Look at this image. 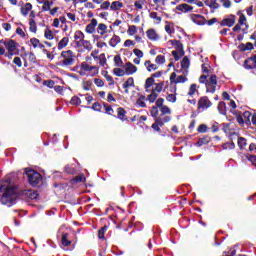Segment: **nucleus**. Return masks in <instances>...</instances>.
<instances>
[{
    "label": "nucleus",
    "instance_id": "nucleus-6",
    "mask_svg": "<svg viewBox=\"0 0 256 256\" xmlns=\"http://www.w3.org/2000/svg\"><path fill=\"white\" fill-rule=\"evenodd\" d=\"M237 22V16L230 14L224 17V19L220 22L221 27H233Z\"/></svg>",
    "mask_w": 256,
    "mask_h": 256
},
{
    "label": "nucleus",
    "instance_id": "nucleus-16",
    "mask_svg": "<svg viewBox=\"0 0 256 256\" xmlns=\"http://www.w3.org/2000/svg\"><path fill=\"white\" fill-rule=\"evenodd\" d=\"M247 29H249V25L240 24L239 22L233 27L232 31L235 33H239L242 31L243 33H247Z\"/></svg>",
    "mask_w": 256,
    "mask_h": 256
},
{
    "label": "nucleus",
    "instance_id": "nucleus-40",
    "mask_svg": "<svg viewBox=\"0 0 256 256\" xmlns=\"http://www.w3.org/2000/svg\"><path fill=\"white\" fill-rule=\"evenodd\" d=\"M191 65V62L189 61V58L185 56L181 61V67L182 69H189V66Z\"/></svg>",
    "mask_w": 256,
    "mask_h": 256
},
{
    "label": "nucleus",
    "instance_id": "nucleus-15",
    "mask_svg": "<svg viewBox=\"0 0 256 256\" xmlns=\"http://www.w3.org/2000/svg\"><path fill=\"white\" fill-rule=\"evenodd\" d=\"M95 27H97V19H92L91 23H89L86 26V29H85L86 33H89V34L95 33Z\"/></svg>",
    "mask_w": 256,
    "mask_h": 256
},
{
    "label": "nucleus",
    "instance_id": "nucleus-9",
    "mask_svg": "<svg viewBox=\"0 0 256 256\" xmlns=\"http://www.w3.org/2000/svg\"><path fill=\"white\" fill-rule=\"evenodd\" d=\"M5 47L10 55H17V42L15 40L9 39Z\"/></svg>",
    "mask_w": 256,
    "mask_h": 256
},
{
    "label": "nucleus",
    "instance_id": "nucleus-22",
    "mask_svg": "<svg viewBox=\"0 0 256 256\" xmlns=\"http://www.w3.org/2000/svg\"><path fill=\"white\" fill-rule=\"evenodd\" d=\"M33 9V5L31 3H26L24 6L21 7V13L24 15V17H27L29 15V11Z\"/></svg>",
    "mask_w": 256,
    "mask_h": 256
},
{
    "label": "nucleus",
    "instance_id": "nucleus-59",
    "mask_svg": "<svg viewBox=\"0 0 256 256\" xmlns=\"http://www.w3.org/2000/svg\"><path fill=\"white\" fill-rule=\"evenodd\" d=\"M128 33L129 35H135V33H137V26L135 25L129 26Z\"/></svg>",
    "mask_w": 256,
    "mask_h": 256
},
{
    "label": "nucleus",
    "instance_id": "nucleus-45",
    "mask_svg": "<svg viewBox=\"0 0 256 256\" xmlns=\"http://www.w3.org/2000/svg\"><path fill=\"white\" fill-rule=\"evenodd\" d=\"M51 5H53V2H49L46 0L42 6L43 11H51Z\"/></svg>",
    "mask_w": 256,
    "mask_h": 256
},
{
    "label": "nucleus",
    "instance_id": "nucleus-4",
    "mask_svg": "<svg viewBox=\"0 0 256 256\" xmlns=\"http://www.w3.org/2000/svg\"><path fill=\"white\" fill-rule=\"evenodd\" d=\"M25 173H26V175L28 177V181L32 187H37V185H39V183H41L42 176L35 170L26 169Z\"/></svg>",
    "mask_w": 256,
    "mask_h": 256
},
{
    "label": "nucleus",
    "instance_id": "nucleus-47",
    "mask_svg": "<svg viewBox=\"0 0 256 256\" xmlns=\"http://www.w3.org/2000/svg\"><path fill=\"white\" fill-rule=\"evenodd\" d=\"M107 231V226L102 227L99 231H98V237L99 239H105V232Z\"/></svg>",
    "mask_w": 256,
    "mask_h": 256
},
{
    "label": "nucleus",
    "instance_id": "nucleus-64",
    "mask_svg": "<svg viewBox=\"0 0 256 256\" xmlns=\"http://www.w3.org/2000/svg\"><path fill=\"white\" fill-rule=\"evenodd\" d=\"M94 83L97 87H103V85H105V82H103L100 78L94 79Z\"/></svg>",
    "mask_w": 256,
    "mask_h": 256
},
{
    "label": "nucleus",
    "instance_id": "nucleus-26",
    "mask_svg": "<svg viewBox=\"0 0 256 256\" xmlns=\"http://www.w3.org/2000/svg\"><path fill=\"white\" fill-rule=\"evenodd\" d=\"M117 113H118V119H120L121 121H127V111H125V109L118 108Z\"/></svg>",
    "mask_w": 256,
    "mask_h": 256
},
{
    "label": "nucleus",
    "instance_id": "nucleus-12",
    "mask_svg": "<svg viewBox=\"0 0 256 256\" xmlns=\"http://www.w3.org/2000/svg\"><path fill=\"white\" fill-rule=\"evenodd\" d=\"M177 11H181V13H189L193 11V6H190L189 4H180L176 6Z\"/></svg>",
    "mask_w": 256,
    "mask_h": 256
},
{
    "label": "nucleus",
    "instance_id": "nucleus-53",
    "mask_svg": "<svg viewBox=\"0 0 256 256\" xmlns=\"http://www.w3.org/2000/svg\"><path fill=\"white\" fill-rule=\"evenodd\" d=\"M81 67L84 71H93L95 69V67L90 66L89 64H87L85 62L82 63Z\"/></svg>",
    "mask_w": 256,
    "mask_h": 256
},
{
    "label": "nucleus",
    "instance_id": "nucleus-37",
    "mask_svg": "<svg viewBox=\"0 0 256 256\" xmlns=\"http://www.w3.org/2000/svg\"><path fill=\"white\" fill-rule=\"evenodd\" d=\"M160 109V117H164V115H171V108H168L167 106H162Z\"/></svg>",
    "mask_w": 256,
    "mask_h": 256
},
{
    "label": "nucleus",
    "instance_id": "nucleus-48",
    "mask_svg": "<svg viewBox=\"0 0 256 256\" xmlns=\"http://www.w3.org/2000/svg\"><path fill=\"white\" fill-rule=\"evenodd\" d=\"M74 181H75L76 183H85V181H86L85 175L80 174V175L76 176V177L74 178Z\"/></svg>",
    "mask_w": 256,
    "mask_h": 256
},
{
    "label": "nucleus",
    "instance_id": "nucleus-11",
    "mask_svg": "<svg viewBox=\"0 0 256 256\" xmlns=\"http://www.w3.org/2000/svg\"><path fill=\"white\" fill-rule=\"evenodd\" d=\"M125 72L126 75H133L134 73H137V66L133 65L131 62H127L125 65Z\"/></svg>",
    "mask_w": 256,
    "mask_h": 256
},
{
    "label": "nucleus",
    "instance_id": "nucleus-54",
    "mask_svg": "<svg viewBox=\"0 0 256 256\" xmlns=\"http://www.w3.org/2000/svg\"><path fill=\"white\" fill-rule=\"evenodd\" d=\"M143 5H145V0H138L134 3L136 9H143Z\"/></svg>",
    "mask_w": 256,
    "mask_h": 256
},
{
    "label": "nucleus",
    "instance_id": "nucleus-21",
    "mask_svg": "<svg viewBox=\"0 0 256 256\" xmlns=\"http://www.w3.org/2000/svg\"><path fill=\"white\" fill-rule=\"evenodd\" d=\"M30 43L34 47V49H37V47L39 49H45V45L43 43H41V41H39V39H37V38H32L30 40Z\"/></svg>",
    "mask_w": 256,
    "mask_h": 256
},
{
    "label": "nucleus",
    "instance_id": "nucleus-61",
    "mask_svg": "<svg viewBox=\"0 0 256 256\" xmlns=\"http://www.w3.org/2000/svg\"><path fill=\"white\" fill-rule=\"evenodd\" d=\"M133 53H134V55H136V57H138V59L143 58V51H141L140 49L135 48L133 50Z\"/></svg>",
    "mask_w": 256,
    "mask_h": 256
},
{
    "label": "nucleus",
    "instance_id": "nucleus-30",
    "mask_svg": "<svg viewBox=\"0 0 256 256\" xmlns=\"http://www.w3.org/2000/svg\"><path fill=\"white\" fill-rule=\"evenodd\" d=\"M62 245L64 247H69V245H71V240H69V234L68 233H63L62 234Z\"/></svg>",
    "mask_w": 256,
    "mask_h": 256
},
{
    "label": "nucleus",
    "instance_id": "nucleus-49",
    "mask_svg": "<svg viewBox=\"0 0 256 256\" xmlns=\"http://www.w3.org/2000/svg\"><path fill=\"white\" fill-rule=\"evenodd\" d=\"M220 3H222V6L225 8V9H231V0H220Z\"/></svg>",
    "mask_w": 256,
    "mask_h": 256
},
{
    "label": "nucleus",
    "instance_id": "nucleus-27",
    "mask_svg": "<svg viewBox=\"0 0 256 256\" xmlns=\"http://www.w3.org/2000/svg\"><path fill=\"white\" fill-rule=\"evenodd\" d=\"M119 43H121V38L117 35H114L109 41V46L117 47V45H119Z\"/></svg>",
    "mask_w": 256,
    "mask_h": 256
},
{
    "label": "nucleus",
    "instance_id": "nucleus-5",
    "mask_svg": "<svg viewBox=\"0 0 256 256\" xmlns=\"http://www.w3.org/2000/svg\"><path fill=\"white\" fill-rule=\"evenodd\" d=\"M154 121L155 122L152 124V129H154V131L161 132L160 127H163V125H165V123H169V121H171V117L164 116L163 118H156V120H154Z\"/></svg>",
    "mask_w": 256,
    "mask_h": 256
},
{
    "label": "nucleus",
    "instance_id": "nucleus-29",
    "mask_svg": "<svg viewBox=\"0 0 256 256\" xmlns=\"http://www.w3.org/2000/svg\"><path fill=\"white\" fill-rule=\"evenodd\" d=\"M218 111L220 115H227V105L225 104V102H219Z\"/></svg>",
    "mask_w": 256,
    "mask_h": 256
},
{
    "label": "nucleus",
    "instance_id": "nucleus-18",
    "mask_svg": "<svg viewBox=\"0 0 256 256\" xmlns=\"http://www.w3.org/2000/svg\"><path fill=\"white\" fill-rule=\"evenodd\" d=\"M244 119H246V123H251V117H252V123L253 125H256V114L253 116L251 115V112L245 111L243 114Z\"/></svg>",
    "mask_w": 256,
    "mask_h": 256
},
{
    "label": "nucleus",
    "instance_id": "nucleus-42",
    "mask_svg": "<svg viewBox=\"0 0 256 256\" xmlns=\"http://www.w3.org/2000/svg\"><path fill=\"white\" fill-rule=\"evenodd\" d=\"M113 73L116 75V77H123L126 72L121 68H114Z\"/></svg>",
    "mask_w": 256,
    "mask_h": 256
},
{
    "label": "nucleus",
    "instance_id": "nucleus-57",
    "mask_svg": "<svg viewBox=\"0 0 256 256\" xmlns=\"http://www.w3.org/2000/svg\"><path fill=\"white\" fill-rule=\"evenodd\" d=\"M163 103H165V99H163V98H158L157 100H156V107L158 108V109H161V107H164L165 105H163Z\"/></svg>",
    "mask_w": 256,
    "mask_h": 256
},
{
    "label": "nucleus",
    "instance_id": "nucleus-25",
    "mask_svg": "<svg viewBox=\"0 0 256 256\" xmlns=\"http://www.w3.org/2000/svg\"><path fill=\"white\" fill-rule=\"evenodd\" d=\"M69 45V37H63L58 43V50L65 49Z\"/></svg>",
    "mask_w": 256,
    "mask_h": 256
},
{
    "label": "nucleus",
    "instance_id": "nucleus-43",
    "mask_svg": "<svg viewBox=\"0 0 256 256\" xmlns=\"http://www.w3.org/2000/svg\"><path fill=\"white\" fill-rule=\"evenodd\" d=\"M114 63L116 67H123V60H121V56L119 55L115 56Z\"/></svg>",
    "mask_w": 256,
    "mask_h": 256
},
{
    "label": "nucleus",
    "instance_id": "nucleus-31",
    "mask_svg": "<svg viewBox=\"0 0 256 256\" xmlns=\"http://www.w3.org/2000/svg\"><path fill=\"white\" fill-rule=\"evenodd\" d=\"M163 87H165V81L155 83V88L152 91H154V93L159 94L161 93V91H163Z\"/></svg>",
    "mask_w": 256,
    "mask_h": 256
},
{
    "label": "nucleus",
    "instance_id": "nucleus-7",
    "mask_svg": "<svg viewBox=\"0 0 256 256\" xmlns=\"http://www.w3.org/2000/svg\"><path fill=\"white\" fill-rule=\"evenodd\" d=\"M189 18L191 19V21H193V23H195L196 25H206L207 24V20L205 19V17L201 14H190Z\"/></svg>",
    "mask_w": 256,
    "mask_h": 256
},
{
    "label": "nucleus",
    "instance_id": "nucleus-36",
    "mask_svg": "<svg viewBox=\"0 0 256 256\" xmlns=\"http://www.w3.org/2000/svg\"><path fill=\"white\" fill-rule=\"evenodd\" d=\"M29 29L31 33H37V23L33 18L29 20Z\"/></svg>",
    "mask_w": 256,
    "mask_h": 256
},
{
    "label": "nucleus",
    "instance_id": "nucleus-44",
    "mask_svg": "<svg viewBox=\"0 0 256 256\" xmlns=\"http://www.w3.org/2000/svg\"><path fill=\"white\" fill-rule=\"evenodd\" d=\"M44 37H46L47 39H49L51 41L54 38L53 31H51V29L47 28L44 32Z\"/></svg>",
    "mask_w": 256,
    "mask_h": 256
},
{
    "label": "nucleus",
    "instance_id": "nucleus-56",
    "mask_svg": "<svg viewBox=\"0 0 256 256\" xmlns=\"http://www.w3.org/2000/svg\"><path fill=\"white\" fill-rule=\"evenodd\" d=\"M166 100L170 103H175V101H177V96H175V94H168Z\"/></svg>",
    "mask_w": 256,
    "mask_h": 256
},
{
    "label": "nucleus",
    "instance_id": "nucleus-62",
    "mask_svg": "<svg viewBox=\"0 0 256 256\" xmlns=\"http://www.w3.org/2000/svg\"><path fill=\"white\" fill-rule=\"evenodd\" d=\"M185 81H187V77L180 75L176 78V81H174V83H185Z\"/></svg>",
    "mask_w": 256,
    "mask_h": 256
},
{
    "label": "nucleus",
    "instance_id": "nucleus-28",
    "mask_svg": "<svg viewBox=\"0 0 256 256\" xmlns=\"http://www.w3.org/2000/svg\"><path fill=\"white\" fill-rule=\"evenodd\" d=\"M144 66L146 67L147 71H149V73H151V71H157L158 69L157 65L151 63L149 60L144 63Z\"/></svg>",
    "mask_w": 256,
    "mask_h": 256
},
{
    "label": "nucleus",
    "instance_id": "nucleus-39",
    "mask_svg": "<svg viewBox=\"0 0 256 256\" xmlns=\"http://www.w3.org/2000/svg\"><path fill=\"white\" fill-rule=\"evenodd\" d=\"M80 45H82L84 49H87V51H91V49H93V45H91V42L89 40H82V42H80Z\"/></svg>",
    "mask_w": 256,
    "mask_h": 256
},
{
    "label": "nucleus",
    "instance_id": "nucleus-58",
    "mask_svg": "<svg viewBox=\"0 0 256 256\" xmlns=\"http://www.w3.org/2000/svg\"><path fill=\"white\" fill-rule=\"evenodd\" d=\"M195 91H197V84H192V85L190 86L188 95H190V96L195 95Z\"/></svg>",
    "mask_w": 256,
    "mask_h": 256
},
{
    "label": "nucleus",
    "instance_id": "nucleus-35",
    "mask_svg": "<svg viewBox=\"0 0 256 256\" xmlns=\"http://www.w3.org/2000/svg\"><path fill=\"white\" fill-rule=\"evenodd\" d=\"M157 97H159V94H157L155 91L151 90L147 99L150 103H155V101H157Z\"/></svg>",
    "mask_w": 256,
    "mask_h": 256
},
{
    "label": "nucleus",
    "instance_id": "nucleus-60",
    "mask_svg": "<svg viewBox=\"0 0 256 256\" xmlns=\"http://www.w3.org/2000/svg\"><path fill=\"white\" fill-rule=\"evenodd\" d=\"M111 7V3L109 1H104L101 3L100 8L103 10H107Z\"/></svg>",
    "mask_w": 256,
    "mask_h": 256
},
{
    "label": "nucleus",
    "instance_id": "nucleus-38",
    "mask_svg": "<svg viewBox=\"0 0 256 256\" xmlns=\"http://www.w3.org/2000/svg\"><path fill=\"white\" fill-rule=\"evenodd\" d=\"M97 31L99 35H105V33H107V25H105L104 23H100L98 25Z\"/></svg>",
    "mask_w": 256,
    "mask_h": 256
},
{
    "label": "nucleus",
    "instance_id": "nucleus-8",
    "mask_svg": "<svg viewBox=\"0 0 256 256\" xmlns=\"http://www.w3.org/2000/svg\"><path fill=\"white\" fill-rule=\"evenodd\" d=\"M213 103L209 100L207 96H203L198 101V109H209Z\"/></svg>",
    "mask_w": 256,
    "mask_h": 256
},
{
    "label": "nucleus",
    "instance_id": "nucleus-34",
    "mask_svg": "<svg viewBox=\"0 0 256 256\" xmlns=\"http://www.w3.org/2000/svg\"><path fill=\"white\" fill-rule=\"evenodd\" d=\"M129 87H135V80L133 77L127 79V81L123 84V89H129Z\"/></svg>",
    "mask_w": 256,
    "mask_h": 256
},
{
    "label": "nucleus",
    "instance_id": "nucleus-63",
    "mask_svg": "<svg viewBox=\"0 0 256 256\" xmlns=\"http://www.w3.org/2000/svg\"><path fill=\"white\" fill-rule=\"evenodd\" d=\"M198 133H207V125L205 124H201L198 129H197Z\"/></svg>",
    "mask_w": 256,
    "mask_h": 256
},
{
    "label": "nucleus",
    "instance_id": "nucleus-55",
    "mask_svg": "<svg viewBox=\"0 0 256 256\" xmlns=\"http://www.w3.org/2000/svg\"><path fill=\"white\" fill-rule=\"evenodd\" d=\"M238 23L244 26L247 25V18L244 16V14H240Z\"/></svg>",
    "mask_w": 256,
    "mask_h": 256
},
{
    "label": "nucleus",
    "instance_id": "nucleus-3",
    "mask_svg": "<svg viewBox=\"0 0 256 256\" xmlns=\"http://www.w3.org/2000/svg\"><path fill=\"white\" fill-rule=\"evenodd\" d=\"M61 66L62 67H69L75 63V53L71 50H66L61 52Z\"/></svg>",
    "mask_w": 256,
    "mask_h": 256
},
{
    "label": "nucleus",
    "instance_id": "nucleus-50",
    "mask_svg": "<svg viewBox=\"0 0 256 256\" xmlns=\"http://www.w3.org/2000/svg\"><path fill=\"white\" fill-rule=\"evenodd\" d=\"M99 63L102 67H105V65H107V58H105V54H101L99 56Z\"/></svg>",
    "mask_w": 256,
    "mask_h": 256
},
{
    "label": "nucleus",
    "instance_id": "nucleus-1",
    "mask_svg": "<svg viewBox=\"0 0 256 256\" xmlns=\"http://www.w3.org/2000/svg\"><path fill=\"white\" fill-rule=\"evenodd\" d=\"M17 201V187L11 185L9 182L0 183V203L13 207Z\"/></svg>",
    "mask_w": 256,
    "mask_h": 256
},
{
    "label": "nucleus",
    "instance_id": "nucleus-13",
    "mask_svg": "<svg viewBox=\"0 0 256 256\" xmlns=\"http://www.w3.org/2000/svg\"><path fill=\"white\" fill-rule=\"evenodd\" d=\"M152 85H155V79H153V77L150 76L146 79L144 84L146 93H151V91H153V89L151 88Z\"/></svg>",
    "mask_w": 256,
    "mask_h": 256
},
{
    "label": "nucleus",
    "instance_id": "nucleus-52",
    "mask_svg": "<svg viewBox=\"0 0 256 256\" xmlns=\"http://www.w3.org/2000/svg\"><path fill=\"white\" fill-rule=\"evenodd\" d=\"M155 62L158 64V65H163V63H165V56L163 55H158L155 59Z\"/></svg>",
    "mask_w": 256,
    "mask_h": 256
},
{
    "label": "nucleus",
    "instance_id": "nucleus-41",
    "mask_svg": "<svg viewBox=\"0 0 256 256\" xmlns=\"http://www.w3.org/2000/svg\"><path fill=\"white\" fill-rule=\"evenodd\" d=\"M136 104L139 106V107H147V104L145 103V96H140L137 101H136Z\"/></svg>",
    "mask_w": 256,
    "mask_h": 256
},
{
    "label": "nucleus",
    "instance_id": "nucleus-19",
    "mask_svg": "<svg viewBox=\"0 0 256 256\" xmlns=\"http://www.w3.org/2000/svg\"><path fill=\"white\" fill-rule=\"evenodd\" d=\"M150 115L154 120L163 119V117L159 116V108L157 106H152L150 110Z\"/></svg>",
    "mask_w": 256,
    "mask_h": 256
},
{
    "label": "nucleus",
    "instance_id": "nucleus-10",
    "mask_svg": "<svg viewBox=\"0 0 256 256\" xmlns=\"http://www.w3.org/2000/svg\"><path fill=\"white\" fill-rule=\"evenodd\" d=\"M245 69H256V54L244 61Z\"/></svg>",
    "mask_w": 256,
    "mask_h": 256
},
{
    "label": "nucleus",
    "instance_id": "nucleus-32",
    "mask_svg": "<svg viewBox=\"0 0 256 256\" xmlns=\"http://www.w3.org/2000/svg\"><path fill=\"white\" fill-rule=\"evenodd\" d=\"M238 147L243 151L247 147V139L243 137H238Z\"/></svg>",
    "mask_w": 256,
    "mask_h": 256
},
{
    "label": "nucleus",
    "instance_id": "nucleus-2",
    "mask_svg": "<svg viewBox=\"0 0 256 256\" xmlns=\"http://www.w3.org/2000/svg\"><path fill=\"white\" fill-rule=\"evenodd\" d=\"M199 83H205L207 93H215L217 91V76L211 75L207 78L205 75H201Z\"/></svg>",
    "mask_w": 256,
    "mask_h": 256
},
{
    "label": "nucleus",
    "instance_id": "nucleus-24",
    "mask_svg": "<svg viewBox=\"0 0 256 256\" xmlns=\"http://www.w3.org/2000/svg\"><path fill=\"white\" fill-rule=\"evenodd\" d=\"M211 142V137L209 136H204L203 138H199L198 142H197V146L198 147H203V145H207Z\"/></svg>",
    "mask_w": 256,
    "mask_h": 256
},
{
    "label": "nucleus",
    "instance_id": "nucleus-17",
    "mask_svg": "<svg viewBox=\"0 0 256 256\" xmlns=\"http://www.w3.org/2000/svg\"><path fill=\"white\" fill-rule=\"evenodd\" d=\"M74 39L76 41V45H78V47H79V46H81V43L85 39V34H83V32H81V31H76L74 34Z\"/></svg>",
    "mask_w": 256,
    "mask_h": 256
},
{
    "label": "nucleus",
    "instance_id": "nucleus-23",
    "mask_svg": "<svg viewBox=\"0 0 256 256\" xmlns=\"http://www.w3.org/2000/svg\"><path fill=\"white\" fill-rule=\"evenodd\" d=\"M204 3L207 7H210V9H219V7H221V5L217 3V0H206Z\"/></svg>",
    "mask_w": 256,
    "mask_h": 256
},
{
    "label": "nucleus",
    "instance_id": "nucleus-51",
    "mask_svg": "<svg viewBox=\"0 0 256 256\" xmlns=\"http://www.w3.org/2000/svg\"><path fill=\"white\" fill-rule=\"evenodd\" d=\"M222 148L224 150H227V149H235V143L234 142H228V143H225L222 145Z\"/></svg>",
    "mask_w": 256,
    "mask_h": 256
},
{
    "label": "nucleus",
    "instance_id": "nucleus-20",
    "mask_svg": "<svg viewBox=\"0 0 256 256\" xmlns=\"http://www.w3.org/2000/svg\"><path fill=\"white\" fill-rule=\"evenodd\" d=\"M120 9H123V2L121 1H114L110 5V11H119Z\"/></svg>",
    "mask_w": 256,
    "mask_h": 256
},
{
    "label": "nucleus",
    "instance_id": "nucleus-33",
    "mask_svg": "<svg viewBox=\"0 0 256 256\" xmlns=\"http://www.w3.org/2000/svg\"><path fill=\"white\" fill-rule=\"evenodd\" d=\"M25 195L28 197V199L35 200L37 197H39V194L35 192L34 190H27L25 192Z\"/></svg>",
    "mask_w": 256,
    "mask_h": 256
},
{
    "label": "nucleus",
    "instance_id": "nucleus-46",
    "mask_svg": "<svg viewBox=\"0 0 256 256\" xmlns=\"http://www.w3.org/2000/svg\"><path fill=\"white\" fill-rule=\"evenodd\" d=\"M71 105H81V98L74 96L70 100Z\"/></svg>",
    "mask_w": 256,
    "mask_h": 256
},
{
    "label": "nucleus",
    "instance_id": "nucleus-14",
    "mask_svg": "<svg viewBox=\"0 0 256 256\" xmlns=\"http://www.w3.org/2000/svg\"><path fill=\"white\" fill-rule=\"evenodd\" d=\"M146 35L150 41H158L159 34L155 31V29H149L146 31Z\"/></svg>",
    "mask_w": 256,
    "mask_h": 256
}]
</instances>
